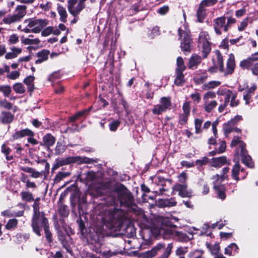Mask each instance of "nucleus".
Instances as JSON below:
<instances>
[{
  "label": "nucleus",
  "mask_w": 258,
  "mask_h": 258,
  "mask_svg": "<svg viewBox=\"0 0 258 258\" xmlns=\"http://www.w3.org/2000/svg\"><path fill=\"white\" fill-rule=\"evenodd\" d=\"M113 192L117 196L111 195L106 199V204L107 206L118 207V202L120 207L131 208L135 213H137L136 209L137 205L135 202L134 197L132 192L122 183H119L113 189Z\"/></svg>",
  "instance_id": "obj_1"
},
{
  "label": "nucleus",
  "mask_w": 258,
  "mask_h": 258,
  "mask_svg": "<svg viewBox=\"0 0 258 258\" xmlns=\"http://www.w3.org/2000/svg\"><path fill=\"white\" fill-rule=\"evenodd\" d=\"M46 226H49V223L44 212L32 215L31 226L34 233L38 236H41V232Z\"/></svg>",
  "instance_id": "obj_2"
},
{
  "label": "nucleus",
  "mask_w": 258,
  "mask_h": 258,
  "mask_svg": "<svg viewBox=\"0 0 258 258\" xmlns=\"http://www.w3.org/2000/svg\"><path fill=\"white\" fill-rule=\"evenodd\" d=\"M173 247L172 243H169L166 247L164 243H159L151 250L145 252L144 255L146 258H153L159 252L163 251V253L158 258H169Z\"/></svg>",
  "instance_id": "obj_3"
},
{
  "label": "nucleus",
  "mask_w": 258,
  "mask_h": 258,
  "mask_svg": "<svg viewBox=\"0 0 258 258\" xmlns=\"http://www.w3.org/2000/svg\"><path fill=\"white\" fill-rule=\"evenodd\" d=\"M178 34L180 41V48L181 51L185 54L189 53L192 47V39L191 35L187 32L183 30L181 28L178 29Z\"/></svg>",
  "instance_id": "obj_4"
},
{
  "label": "nucleus",
  "mask_w": 258,
  "mask_h": 258,
  "mask_svg": "<svg viewBox=\"0 0 258 258\" xmlns=\"http://www.w3.org/2000/svg\"><path fill=\"white\" fill-rule=\"evenodd\" d=\"M114 206L112 210L108 213V219L107 222L112 227H115L120 225L125 219V215L123 211Z\"/></svg>",
  "instance_id": "obj_5"
},
{
  "label": "nucleus",
  "mask_w": 258,
  "mask_h": 258,
  "mask_svg": "<svg viewBox=\"0 0 258 258\" xmlns=\"http://www.w3.org/2000/svg\"><path fill=\"white\" fill-rule=\"evenodd\" d=\"M173 219L175 221L178 220L175 218H170L167 217L157 216L152 222V228L156 230L167 228H176L177 226L172 221Z\"/></svg>",
  "instance_id": "obj_6"
},
{
  "label": "nucleus",
  "mask_w": 258,
  "mask_h": 258,
  "mask_svg": "<svg viewBox=\"0 0 258 258\" xmlns=\"http://www.w3.org/2000/svg\"><path fill=\"white\" fill-rule=\"evenodd\" d=\"M210 37L207 31H202L199 36L198 43L201 45L202 55L204 59L206 58L211 51Z\"/></svg>",
  "instance_id": "obj_7"
},
{
  "label": "nucleus",
  "mask_w": 258,
  "mask_h": 258,
  "mask_svg": "<svg viewBox=\"0 0 258 258\" xmlns=\"http://www.w3.org/2000/svg\"><path fill=\"white\" fill-rule=\"evenodd\" d=\"M35 134L32 130L26 128L14 133L10 139V141L14 142L21 138L29 137L27 139L28 142L32 145H36L38 144V141L33 138Z\"/></svg>",
  "instance_id": "obj_8"
},
{
  "label": "nucleus",
  "mask_w": 258,
  "mask_h": 258,
  "mask_svg": "<svg viewBox=\"0 0 258 258\" xmlns=\"http://www.w3.org/2000/svg\"><path fill=\"white\" fill-rule=\"evenodd\" d=\"M27 7L25 5H18L17 6L15 12L16 14L11 15H9L3 20V22L7 25H10L12 23L20 22L26 14Z\"/></svg>",
  "instance_id": "obj_9"
},
{
  "label": "nucleus",
  "mask_w": 258,
  "mask_h": 258,
  "mask_svg": "<svg viewBox=\"0 0 258 258\" xmlns=\"http://www.w3.org/2000/svg\"><path fill=\"white\" fill-rule=\"evenodd\" d=\"M160 104L154 106L152 109V113L155 115H160L163 112L171 108L172 105L171 98L170 97H162L160 100Z\"/></svg>",
  "instance_id": "obj_10"
},
{
  "label": "nucleus",
  "mask_w": 258,
  "mask_h": 258,
  "mask_svg": "<svg viewBox=\"0 0 258 258\" xmlns=\"http://www.w3.org/2000/svg\"><path fill=\"white\" fill-rule=\"evenodd\" d=\"M29 22L28 26L30 28H33L31 29L33 33H38L48 24V20L46 19H29Z\"/></svg>",
  "instance_id": "obj_11"
},
{
  "label": "nucleus",
  "mask_w": 258,
  "mask_h": 258,
  "mask_svg": "<svg viewBox=\"0 0 258 258\" xmlns=\"http://www.w3.org/2000/svg\"><path fill=\"white\" fill-rule=\"evenodd\" d=\"M187 184L176 183L172 186L173 191H178V195L181 198H191L192 192L191 190H187Z\"/></svg>",
  "instance_id": "obj_12"
},
{
  "label": "nucleus",
  "mask_w": 258,
  "mask_h": 258,
  "mask_svg": "<svg viewBox=\"0 0 258 258\" xmlns=\"http://www.w3.org/2000/svg\"><path fill=\"white\" fill-rule=\"evenodd\" d=\"M209 164L211 167L219 168L225 165H230V160H228L226 156H222L210 159Z\"/></svg>",
  "instance_id": "obj_13"
},
{
  "label": "nucleus",
  "mask_w": 258,
  "mask_h": 258,
  "mask_svg": "<svg viewBox=\"0 0 258 258\" xmlns=\"http://www.w3.org/2000/svg\"><path fill=\"white\" fill-rule=\"evenodd\" d=\"M258 60V51L252 54L246 59H243L240 62L239 66L243 70H251L253 66V62Z\"/></svg>",
  "instance_id": "obj_14"
},
{
  "label": "nucleus",
  "mask_w": 258,
  "mask_h": 258,
  "mask_svg": "<svg viewBox=\"0 0 258 258\" xmlns=\"http://www.w3.org/2000/svg\"><path fill=\"white\" fill-rule=\"evenodd\" d=\"M226 17L225 16L218 17L213 20V27L216 34L218 35L222 34L221 29H224L226 26Z\"/></svg>",
  "instance_id": "obj_15"
},
{
  "label": "nucleus",
  "mask_w": 258,
  "mask_h": 258,
  "mask_svg": "<svg viewBox=\"0 0 258 258\" xmlns=\"http://www.w3.org/2000/svg\"><path fill=\"white\" fill-rule=\"evenodd\" d=\"M235 66L234 55L233 53H230L226 62V68L225 71H224L225 76L232 74L234 71Z\"/></svg>",
  "instance_id": "obj_16"
},
{
  "label": "nucleus",
  "mask_w": 258,
  "mask_h": 258,
  "mask_svg": "<svg viewBox=\"0 0 258 258\" xmlns=\"http://www.w3.org/2000/svg\"><path fill=\"white\" fill-rule=\"evenodd\" d=\"M242 119V117L241 115H237L234 118H231L227 123H225L223 127V130L225 134H229L233 132L232 126L239 121Z\"/></svg>",
  "instance_id": "obj_17"
},
{
  "label": "nucleus",
  "mask_w": 258,
  "mask_h": 258,
  "mask_svg": "<svg viewBox=\"0 0 258 258\" xmlns=\"http://www.w3.org/2000/svg\"><path fill=\"white\" fill-rule=\"evenodd\" d=\"M14 119V115L8 111H2L0 114V121L4 124L11 123Z\"/></svg>",
  "instance_id": "obj_18"
},
{
  "label": "nucleus",
  "mask_w": 258,
  "mask_h": 258,
  "mask_svg": "<svg viewBox=\"0 0 258 258\" xmlns=\"http://www.w3.org/2000/svg\"><path fill=\"white\" fill-rule=\"evenodd\" d=\"M213 188L217 195V197L221 199L224 200L226 198V187L223 184H217L216 181H213Z\"/></svg>",
  "instance_id": "obj_19"
},
{
  "label": "nucleus",
  "mask_w": 258,
  "mask_h": 258,
  "mask_svg": "<svg viewBox=\"0 0 258 258\" xmlns=\"http://www.w3.org/2000/svg\"><path fill=\"white\" fill-rule=\"evenodd\" d=\"M176 204L177 202L173 197L170 199H159L157 202V206L159 208L174 207Z\"/></svg>",
  "instance_id": "obj_20"
},
{
  "label": "nucleus",
  "mask_w": 258,
  "mask_h": 258,
  "mask_svg": "<svg viewBox=\"0 0 258 258\" xmlns=\"http://www.w3.org/2000/svg\"><path fill=\"white\" fill-rule=\"evenodd\" d=\"M202 60V58L201 56L196 54L192 55L189 59L188 68L191 70L196 69L201 63Z\"/></svg>",
  "instance_id": "obj_21"
},
{
  "label": "nucleus",
  "mask_w": 258,
  "mask_h": 258,
  "mask_svg": "<svg viewBox=\"0 0 258 258\" xmlns=\"http://www.w3.org/2000/svg\"><path fill=\"white\" fill-rule=\"evenodd\" d=\"M50 54V51L48 49H42L38 51L37 53V56L38 57L35 63L36 64H39L44 61L48 60L49 55Z\"/></svg>",
  "instance_id": "obj_22"
},
{
  "label": "nucleus",
  "mask_w": 258,
  "mask_h": 258,
  "mask_svg": "<svg viewBox=\"0 0 258 258\" xmlns=\"http://www.w3.org/2000/svg\"><path fill=\"white\" fill-rule=\"evenodd\" d=\"M171 228H164L158 229L159 233L162 235V237L164 239H168L172 237H175L176 231L171 229Z\"/></svg>",
  "instance_id": "obj_23"
},
{
  "label": "nucleus",
  "mask_w": 258,
  "mask_h": 258,
  "mask_svg": "<svg viewBox=\"0 0 258 258\" xmlns=\"http://www.w3.org/2000/svg\"><path fill=\"white\" fill-rule=\"evenodd\" d=\"M76 222L78 225L79 230L81 235L84 237L87 236L88 234V229L86 228L85 222L80 216L77 219Z\"/></svg>",
  "instance_id": "obj_24"
},
{
  "label": "nucleus",
  "mask_w": 258,
  "mask_h": 258,
  "mask_svg": "<svg viewBox=\"0 0 258 258\" xmlns=\"http://www.w3.org/2000/svg\"><path fill=\"white\" fill-rule=\"evenodd\" d=\"M183 72H175L176 77L174 81V84L178 86H182L185 82Z\"/></svg>",
  "instance_id": "obj_25"
},
{
  "label": "nucleus",
  "mask_w": 258,
  "mask_h": 258,
  "mask_svg": "<svg viewBox=\"0 0 258 258\" xmlns=\"http://www.w3.org/2000/svg\"><path fill=\"white\" fill-rule=\"evenodd\" d=\"M215 53L217 56V67L221 73L224 72L223 58L222 53L219 50H216Z\"/></svg>",
  "instance_id": "obj_26"
},
{
  "label": "nucleus",
  "mask_w": 258,
  "mask_h": 258,
  "mask_svg": "<svg viewBox=\"0 0 258 258\" xmlns=\"http://www.w3.org/2000/svg\"><path fill=\"white\" fill-rule=\"evenodd\" d=\"M74 158L75 163H77L78 164H82L83 163L90 164L93 163H97V161L96 159L93 158H89L86 157H80V156H75Z\"/></svg>",
  "instance_id": "obj_27"
},
{
  "label": "nucleus",
  "mask_w": 258,
  "mask_h": 258,
  "mask_svg": "<svg viewBox=\"0 0 258 258\" xmlns=\"http://www.w3.org/2000/svg\"><path fill=\"white\" fill-rule=\"evenodd\" d=\"M238 247L235 243H231L225 248L224 253L229 255H235L238 252Z\"/></svg>",
  "instance_id": "obj_28"
},
{
  "label": "nucleus",
  "mask_w": 258,
  "mask_h": 258,
  "mask_svg": "<svg viewBox=\"0 0 258 258\" xmlns=\"http://www.w3.org/2000/svg\"><path fill=\"white\" fill-rule=\"evenodd\" d=\"M206 10L204 7L199 4L198 9L196 12L198 21L202 23L206 16Z\"/></svg>",
  "instance_id": "obj_29"
},
{
  "label": "nucleus",
  "mask_w": 258,
  "mask_h": 258,
  "mask_svg": "<svg viewBox=\"0 0 258 258\" xmlns=\"http://www.w3.org/2000/svg\"><path fill=\"white\" fill-rule=\"evenodd\" d=\"M55 138L50 134H47L43 137L44 145L47 147L52 146L55 142Z\"/></svg>",
  "instance_id": "obj_30"
},
{
  "label": "nucleus",
  "mask_w": 258,
  "mask_h": 258,
  "mask_svg": "<svg viewBox=\"0 0 258 258\" xmlns=\"http://www.w3.org/2000/svg\"><path fill=\"white\" fill-rule=\"evenodd\" d=\"M240 170V165L238 161H237L233 166L231 176L232 177L237 181L240 180L239 174Z\"/></svg>",
  "instance_id": "obj_31"
},
{
  "label": "nucleus",
  "mask_w": 258,
  "mask_h": 258,
  "mask_svg": "<svg viewBox=\"0 0 258 258\" xmlns=\"http://www.w3.org/2000/svg\"><path fill=\"white\" fill-rule=\"evenodd\" d=\"M57 10L60 16V20L63 23H66L67 21V18L68 17L66 9L62 6L58 5Z\"/></svg>",
  "instance_id": "obj_32"
},
{
  "label": "nucleus",
  "mask_w": 258,
  "mask_h": 258,
  "mask_svg": "<svg viewBox=\"0 0 258 258\" xmlns=\"http://www.w3.org/2000/svg\"><path fill=\"white\" fill-rule=\"evenodd\" d=\"M192 235L191 234H190ZM175 237H177L178 240L180 242H187L192 238V235L191 237H189L186 233L181 231H176L175 233Z\"/></svg>",
  "instance_id": "obj_33"
},
{
  "label": "nucleus",
  "mask_w": 258,
  "mask_h": 258,
  "mask_svg": "<svg viewBox=\"0 0 258 258\" xmlns=\"http://www.w3.org/2000/svg\"><path fill=\"white\" fill-rule=\"evenodd\" d=\"M21 196L22 200L26 203H30L34 200L33 194L29 191H22L21 192Z\"/></svg>",
  "instance_id": "obj_34"
},
{
  "label": "nucleus",
  "mask_w": 258,
  "mask_h": 258,
  "mask_svg": "<svg viewBox=\"0 0 258 258\" xmlns=\"http://www.w3.org/2000/svg\"><path fill=\"white\" fill-rule=\"evenodd\" d=\"M176 66L175 72H184L186 70V67L181 56L177 57L176 59Z\"/></svg>",
  "instance_id": "obj_35"
},
{
  "label": "nucleus",
  "mask_w": 258,
  "mask_h": 258,
  "mask_svg": "<svg viewBox=\"0 0 258 258\" xmlns=\"http://www.w3.org/2000/svg\"><path fill=\"white\" fill-rule=\"evenodd\" d=\"M75 159L74 157H69L65 158L56 159V160L58 162L60 166H62L71 163H75Z\"/></svg>",
  "instance_id": "obj_36"
},
{
  "label": "nucleus",
  "mask_w": 258,
  "mask_h": 258,
  "mask_svg": "<svg viewBox=\"0 0 258 258\" xmlns=\"http://www.w3.org/2000/svg\"><path fill=\"white\" fill-rule=\"evenodd\" d=\"M45 227V228L43 229L44 231L45 238H46V240L47 243L50 244L53 243V241L52 233L50 231V226H47V227L46 226Z\"/></svg>",
  "instance_id": "obj_37"
},
{
  "label": "nucleus",
  "mask_w": 258,
  "mask_h": 258,
  "mask_svg": "<svg viewBox=\"0 0 258 258\" xmlns=\"http://www.w3.org/2000/svg\"><path fill=\"white\" fill-rule=\"evenodd\" d=\"M242 144L240 145L238 148L236 149V155H239V151L240 150V156L241 157V158L249 155L248 154V151H247L246 149V144L243 142H241Z\"/></svg>",
  "instance_id": "obj_38"
},
{
  "label": "nucleus",
  "mask_w": 258,
  "mask_h": 258,
  "mask_svg": "<svg viewBox=\"0 0 258 258\" xmlns=\"http://www.w3.org/2000/svg\"><path fill=\"white\" fill-rule=\"evenodd\" d=\"M18 224V220L16 218L9 220L5 225V228L7 230H11L16 229Z\"/></svg>",
  "instance_id": "obj_39"
},
{
  "label": "nucleus",
  "mask_w": 258,
  "mask_h": 258,
  "mask_svg": "<svg viewBox=\"0 0 258 258\" xmlns=\"http://www.w3.org/2000/svg\"><path fill=\"white\" fill-rule=\"evenodd\" d=\"M208 75L206 72H204L201 74L197 75L194 77V80L196 84H201L203 83L207 79Z\"/></svg>",
  "instance_id": "obj_40"
},
{
  "label": "nucleus",
  "mask_w": 258,
  "mask_h": 258,
  "mask_svg": "<svg viewBox=\"0 0 258 258\" xmlns=\"http://www.w3.org/2000/svg\"><path fill=\"white\" fill-rule=\"evenodd\" d=\"M71 175L70 172H59L55 176L54 179V183H59L61 180L64 178L69 176Z\"/></svg>",
  "instance_id": "obj_41"
},
{
  "label": "nucleus",
  "mask_w": 258,
  "mask_h": 258,
  "mask_svg": "<svg viewBox=\"0 0 258 258\" xmlns=\"http://www.w3.org/2000/svg\"><path fill=\"white\" fill-rule=\"evenodd\" d=\"M1 151L5 155L7 160L10 161L13 159V156H9V154L11 152V149L9 147H7L5 144H3L2 145Z\"/></svg>",
  "instance_id": "obj_42"
},
{
  "label": "nucleus",
  "mask_w": 258,
  "mask_h": 258,
  "mask_svg": "<svg viewBox=\"0 0 258 258\" xmlns=\"http://www.w3.org/2000/svg\"><path fill=\"white\" fill-rule=\"evenodd\" d=\"M242 163L245 165L247 167L253 168L254 167V163L250 156L248 155L241 158Z\"/></svg>",
  "instance_id": "obj_43"
},
{
  "label": "nucleus",
  "mask_w": 258,
  "mask_h": 258,
  "mask_svg": "<svg viewBox=\"0 0 258 258\" xmlns=\"http://www.w3.org/2000/svg\"><path fill=\"white\" fill-rule=\"evenodd\" d=\"M57 211L60 216L68 217L69 215V210L66 205L59 206Z\"/></svg>",
  "instance_id": "obj_44"
},
{
  "label": "nucleus",
  "mask_w": 258,
  "mask_h": 258,
  "mask_svg": "<svg viewBox=\"0 0 258 258\" xmlns=\"http://www.w3.org/2000/svg\"><path fill=\"white\" fill-rule=\"evenodd\" d=\"M21 42L25 45H33L38 44L40 43V41L38 38L31 39L28 38H24L23 36L21 38Z\"/></svg>",
  "instance_id": "obj_45"
},
{
  "label": "nucleus",
  "mask_w": 258,
  "mask_h": 258,
  "mask_svg": "<svg viewBox=\"0 0 258 258\" xmlns=\"http://www.w3.org/2000/svg\"><path fill=\"white\" fill-rule=\"evenodd\" d=\"M231 96V97L230 101V106L231 107L237 106L240 103L239 100L238 99H236L237 96V93L236 91H232Z\"/></svg>",
  "instance_id": "obj_46"
},
{
  "label": "nucleus",
  "mask_w": 258,
  "mask_h": 258,
  "mask_svg": "<svg viewBox=\"0 0 258 258\" xmlns=\"http://www.w3.org/2000/svg\"><path fill=\"white\" fill-rule=\"evenodd\" d=\"M204 251L202 250H195L190 252L188 255V258H204L203 256Z\"/></svg>",
  "instance_id": "obj_47"
},
{
  "label": "nucleus",
  "mask_w": 258,
  "mask_h": 258,
  "mask_svg": "<svg viewBox=\"0 0 258 258\" xmlns=\"http://www.w3.org/2000/svg\"><path fill=\"white\" fill-rule=\"evenodd\" d=\"M0 92H2L5 97H8L12 92L11 87L8 85H0Z\"/></svg>",
  "instance_id": "obj_48"
},
{
  "label": "nucleus",
  "mask_w": 258,
  "mask_h": 258,
  "mask_svg": "<svg viewBox=\"0 0 258 258\" xmlns=\"http://www.w3.org/2000/svg\"><path fill=\"white\" fill-rule=\"evenodd\" d=\"M14 90L18 94H23L25 92V88L21 83H17L13 85Z\"/></svg>",
  "instance_id": "obj_49"
},
{
  "label": "nucleus",
  "mask_w": 258,
  "mask_h": 258,
  "mask_svg": "<svg viewBox=\"0 0 258 258\" xmlns=\"http://www.w3.org/2000/svg\"><path fill=\"white\" fill-rule=\"evenodd\" d=\"M30 237L29 233H18L16 235V239L20 242L26 241Z\"/></svg>",
  "instance_id": "obj_50"
},
{
  "label": "nucleus",
  "mask_w": 258,
  "mask_h": 258,
  "mask_svg": "<svg viewBox=\"0 0 258 258\" xmlns=\"http://www.w3.org/2000/svg\"><path fill=\"white\" fill-rule=\"evenodd\" d=\"M227 19V23L224 29V32H227L228 31L229 28L231 27V25L236 23V20L232 16L226 17Z\"/></svg>",
  "instance_id": "obj_51"
},
{
  "label": "nucleus",
  "mask_w": 258,
  "mask_h": 258,
  "mask_svg": "<svg viewBox=\"0 0 258 258\" xmlns=\"http://www.w3.org/2000/svg\"><path fill=\"white\" fill-rule=\"evenodd\" d=\"M0 108L10 110L13 108V104L8 101L6 99L0 100Z\"/></svg>",
  "instance_id": "obj_52"
},
{
  "label": "nucleus",
  "mask_w": 258,
  "mask_h": 258,
  "mask_svg": "<svg viewBox=\"0 0 258 258\" xmlns=\"http://www.w3.org/2000/svg\"><path fill=\"white\" fill-rule=\"evenodd\" d=\"M221 84V82L220 81H212L208 82L207 84H205L203 86V89H210L215 88L218 86H219Z\"/></svg>",
  "instance_id": "obj_53"
},
{
  "label": "nucleus",
  "mask_w": 258,
  "mask_h": 258,
  "mask_svg": "<svg viewBox=\"0 0 258 258\" xmlns=\"http://www.w3.org/2000/svg\"><path fill=\"white\" fill-rule=\"evenodd\" d=\"M203 123V119L196 118L195 119V133L196 134H200L202 132L201 126Z\"/></svg>",
  "instance_id": "obj_54"
},
{
  "label": "nucleus",
  "mask_w": 258,
  "mask_h": 258,
  "mask_svg": "<svg viewBox=\"0 0 258 258\" xmlns=\"http://www.w3.org/2000/svg\"><path fill=\"white\" fill-rule=\"evenodd\" d=\"M189 114L186 113H181L179 115L178 123L181 125H184L187 123Z\"/></svg>",
  "instance_id": "obj_55"
},
{
  "label": "nucleus",
  "mask_w": 258,
  "mask_h": 258,
  "mask_svg": "<svg viewBox=\"0 0 258 258\" xmlns=\"http://www.w3.org/2000/svg\"><path fill=\"white\" fill-rule=\"evenodd\" d=\"M120 124V122L118 120H114L109 123L108 126L111 131L115 132Z\"/></svg>",
  "instance_id": "obj_56"
},
{
  "label": "nucleus",
  "mask_w": 258,
  "mask_h": 258,
  "mask_svg": "<svg viewBox=\"0 0 258 258\" xmlns=\"http://www.w3.org/2000/svg\"><path fill=\"white\" fill-rule=\"evenodd\" d=\"M86 7V5L80 4L78 3V5L74 10V13L72 14V16L74 17L78 16L80 13V12Z\"/></svg>",
  "instance_id": "obj_57"
},
{
  "label": "nucleus",
  "mask_w": 258,
  "mask_h": 258,
  "mask_svg": "<svg viewBox=\"0 0 258 258\" xmlns=\"http://www.w3.org/2000/svg\"><path fill=\"white\" fill-rule=\"evenodd\" d=\"M218 3V0H202L200 3L201 5L203 7H211L216 5Z\"/></svg>",
  "instance_id": "obj_58"
},
{
  "label": "nucleus",
  "mask_w": 258,
  "mask_h": 258,
  "mask_svg": "<svg viewBox=\"0 0 258 258\" xmlns=\"http://www.w3.org/2000/svg\"><path fill=\"white\" fill-rule=\"evenodd\" d=\"M210 159L206 157H203L201 159H198L195 162V165H198L199 166H203L207 164L208 163H209Z\"/></svg>",
  "instance_id": "obj_59"
},
{
  "label": "nucleus",
  "mask_w": 258,
  "mask_h": 258,
  "mask_svg": "<svg viewBox=\"0 0 258 258\" xmlns=\"http://www.w3.org/2000/svg\"><path fill=\"white\" fill-rule=\"evenodd\" d=\"M217 105V103L216 101L213 100L211 101L209 103L206 105L204 106L205 110L208 112L210 113L213 110L214 108H215Z\"/></svg>",
  "instance_id": "obj_60"
},
{
  "label": "nucleus",
  "mask_w": 258,
  "mask_h": 258,
  "mask_svg": "<svg viewBox=\"0 0 258 258\" xmlns=\"http://www.w3.org/2000/svg\"><path fill=\"white\" fill-rule=\"evenodd\" d=\"M34 203L32 206L33 207V214H35L37 213H41L40 212L39 209V201L40 198H37L35 200H34Z\"/></svg>",
  "instance_id": "obj_61"
},
{
  "label": "nucleus",
  "mask_w": 258,
  "mask_h": 258,
  "mask_svg": "<svg viewBox=\"0 0 258 258\" xmlns=\"http://www.w3.org/2000/svg\"><path fill=\"white\" fill-rule=\"evenodd\" d=\"M178 181L180 184H187L186 183L187 176L186 172L183 171L177 176Z\"/></svg>",
  "instance_id": "obj_62"
},
{
  "label": "nucleus",
  "mask_w": 258,
  "mask_h": 258,
  "mask_svg": "<svg viewBox=\"0 0 258 258\" xmlns=\"http://www.w3.org/2000/svg\"><path fill=\"white\" fill-rule=\"evenodd\" d=\"M78 2V0H69L68 1V9L69 13L72 15L74 13V6Z\"/></svg>",
  "instance_id": "obj_63"
},
{
  "label": "nucleus",
  "mask_w": 258,
  "mask_h": 258,
  "mask_svg": "<svg viewBox=\"0 0 258 258\" xmlns=\"http://www.w3.org/2000/svg\"><path fill=\"white\" fill-rule=\"evenodd\" d=\"M78 2V0H69L68 1V9L69 13L72 15L74 13V6Z\"/></svg>",
  "instance_id": "obj_64"
}]
</instances>
